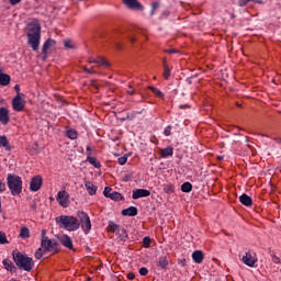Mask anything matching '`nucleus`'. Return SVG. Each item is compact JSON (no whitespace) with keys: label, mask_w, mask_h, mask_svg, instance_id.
Listing matches in <instances>:
<instances>
[{"label":"nucleus","mask_w":281,"mask_h":281,"mask_svg":"<svg viewBox=\"0 0 281 281\" xmlns=\"http://www.w3.org/2000/svg\"><path fill=\"white\" fill-rule=\"evenodd\" d=\"M27 44L33 52H38L41 46V23L38 20L31 21L26 26Z\"/></svg>","instance_id":"obj_1"},{"label":"nucleus","mask_w":281,"mask_h":281,"mask_svg":"<svg viewBox=\"0 0 281 281\" xmlns=\"http://www.w3.org/2000/svg\"><path fill=\"white\" fill-rule=\"evenodd\" d=\"M56 223L63 229H67V232H76L80 228V222L71 215L57 216Z\"/></svg>","instance_id":"obj_2"},{"label":"nucleus","mask_w":281,"mask_h":281,"mask_svg":"<svg viewBox=\"0 0 281 281\" xmlns=\"http://www.w3.org/2000/svg\"><path fill=\"white\" fill-rule=\"evenodd\" d=\"M7 186L12 196H19L23 192V180L16 175L8 173Z\"/></svg>","instance_id":"obj_3"},{"label":"nucleus","mask_w":281,"mask_h":281,"mask_svg":"<svg viewBox=\"0 0 281 281\" xmlns=\"http://www.w3.org/2000/svg\"><path fill=\"white\" fill-rule=\"evenodd\" d=\"M13 260L20 269H23V271H30L31 269H34V260L26 255H23L21 252H18Z\"/></svg>","instance_id":"obj_4"},{"label":"nucleus","mask_w":281,"mask_h":281,"mask_svg":"<svg viewBox=\"0 0 281 281\" xmlns=\"http://www.w3.org/2000/svg\"><path fill=\"white\" fill-rule=\"evenodd\" d=\"M77 216L80 221L81 229L83 234H89L91 232V218L89 214L85 213V211H78Z\"/></svg>","instance_id":"obj_5"},{"label":"nucleus","mask_w":281,"mask_h":281,"mask_svg":"<svg viewBox=\"0 0 281 281\" xmlns=\"http://www.w3.org/2000/svg\"><path fill=\"white\" fill-rule=\"evenodd\" d=\"M13 111L21 113L25 109V94L18 92V94L12 99Z\"/></svg>","instance_id":"obj_6"},{"label":"nucleus","mask_w":281,"mask_h":281,"mask_svg":"<svg viewBox=\"0 0 281 281\" xmlns=\"http://www.w3.org/2000/svg\"><path fill=\"white\" fill-rule=\"evenodd\" d=\"M56 201L59 203L60 207H68L71 203L70 195L65 190L58 191Z\"/></svg>","instance_id":"obj_7"},{"label":"nucleus","mask_w":281,"mask_h":281,"mask_svg":"<svg viewBox=\"0 0 281 281\" xmlns=\"http://www.w3.org/2000/svg\"><path fill=\"white\" fill-rule=\"evenodd\" d=\"M241 261L244 265H246V267L254 268L256 267V262H258V257L255 255V252L247 251L241 258Z\"/></svg>","instance_id":"obj_8"},{"label":"nucleus","mask_w":281,"mask_h":281,"mask_svg":"<svg viewBox=\"0 0 281 281\" xmlns=\"http://www.w3.org/2000/svg\"><path fill=\"white\" fill-rule=\"evenodd\" d=\"M41 247L43 251H52L53 254L58 249L56 241L48 239L47 237L42 238Z\"/></svg>","instance_id":"obj_9"},{"label":"nucleus","mask_w":281,"mask_h":281,"mask_svg":"<svg viewBox=\"0 0 281 281\" xmlns=\"http://www.w3.org/2000/svg\"><path fill=\"white\" fill-rule=\"evenodd\" d=\"M43 186V178L41 176H35L32 178L30 183V190L32 192H38Z\"/></svg>","instance_id":"obj_10"},{"label":"nucleus","mask_w":281,"mask_h":281,"mask_svg":"<svg viewBox=\"0 0 281 281\" xmlns=\"http://www.w3.org/2000/svg\"><path fill=\"white\" fill-rule=\"evenodd\" d=\"M123 3L130 10H137L139 12H142V10H144V5H142V3H139V1H137V0H123Z\"/></svg>","instance_id":"obj_11"},{"label":"nucleus","mask_w":281,"mask_h":281,"mask_svg":"<svg viewBox=\"0 0 281 281\" xmlns=\"http://www.w3.org/2000/svg\"><path fill=\"white\" fill-rule=\"evenodd\" d=\"M0 123H2L3 126L10 124V110L8 108H0Z\"/></svg>","instance_id":"obj_12"},{"label":"nucleus","mask_w":281,"mask_h":281,"mask_svg":"<svg viewBox=\"0 0 281 281\" xmlns=\"http://www.w3.org/2000/svg\"><path fill=\"white\" fill-rule=\"evenodd\" d=\"M150 196V190L148 189H136L133 191L132 199L137 201V199H144Z\"/></svg>","instance_id":"obj_13"},{"label":"nucleus","mask_w":281,"mask_h":281,"mask_svg":"<svg viewBox=\"0 0 281 281\" xmlns=\"http://www.w3.org/2000/svg\"><path fill=\"white\" fill-rule=\"evenodd\" d=\"M59 243L67 249H74V241L71 240V237L69 235H61L59 237Z\"/></svg>","instance_id":"obj_14"},{"label":"nucleus","mask_w":281,"mask_h":281,"mask_svg":"<svg viewBox=\"0 0 281 281\" xmlns=\"http://www.w3.org/2000/svg\"><path fill=\"white\" fill-rule=\"evenodd\" d=\"M12 81V78L10 75L3 72V70L0 72V86L1 87H8L10 82Z\"/></svg>","instance_id":"obj_15"},{"label":"nucleus","mask_w":281,"mask_h":281,"mask_svg":"<svg viewBox=\"0 0 281 281\" xmlns=\"http://www.w3.org/2000/svg\"><path fill=\"white\" fill-rule=\"evenodd\" d=\"M204 258L205 257L203 256V251H201V250H195L192 252V260L196 265H201V262H203Z\"/></svg>","instance_id":"obj_16"},{"label":"nucleus","mask_w":281,"mask_h":281,"mask_svg":"<svg viewBox=\"0 0 281 281\" xmlns=\"http://www.w3.org/2000/svg\"><path fill=\"white\" fill-rule=\"evenodd\" d=\"M87 192L90 194V196H93L95 192H98V187L93 184L91 181H86L85 183Z\"/></svg>","instance_id":"obj_17"},{"label":"nucleus","mask_w":281,"mask_h":281,"mask_svg":"<svg viewBox=\"0 0 281 281\" xmlns=\"http://www.w3.org/2000/svg\"><path fill=\"white\" fill-rule=\"evenodd\" d=\"M239 201L243 205H246V207L251 206V204L254 203V201L251 200V196L247 195L246 193L239 196Z\"/></svg>","instance_id":"obj_18"},{"label":"nucleus","mask_w":281,"mask_h":281,"mask_svg":"<svg viewBox=\"0 0 281 281\" xmlns=\"http://www.w3.org/2000/svg\"><path fill=\"white\" fill-rule=\"evenodd\" d=\"M56 47V41L47 40L43 45V54H47L48 49H54Z\"/></svg>","instance_id":"obj_19"},{"label":"nucleus","mask_w":281,"mask_h":281,"mask_svg":"<svg viewBox=\"0 0 281 281\" xmlns=\"http://www.w3.org/2000/svg\"><path fill=\"white\" fill-rule=\"evenodd\" d=\"M175 155V148L172 147H166L160 149V157L166 158V157H172Z\"/></svg>","instance_id":"obj_20"},{"label":"nucleus","mask_w":281,"mask_h":281,"mask_svg":"<svg viewBox=\"0 0 281 281\" xmlns=\"http://www.w3.org/2000/svg\"><path fill=\"white\" fill-rule=\"evenodd\" d=\"M90 63L97 65V67H100V66L109 67V61H106V59H104L103 57L90 59Z\"/></svg>","instance_id":"obj_21"},{"label":"nucleus","mask_w":281,"mask_h":281,"mask_svg":"<svg viewBox=\"0 0 281 281\" xmlns=\"http://www.w3.org/2000/svg\"><path fill=\"white\" fill-rule=\"evenodd\" d=\"M87 161H89V164L91 166H93L94 168H101L102 167L100 161H98V158L91 156V153L87 154Z\"/></svg>","instance_id":"obj_22"},{"label":"nucleus","mask_w":281,"mask_h":281,"mask_svg":"<svg viewBox=\"0 0 281 281\" xmlns=\"http://www.w3.org/2000/svg\"><path fill=\"white\" fill-rule=\"evenodd\" d=\"M123 216H137V209L135 206H130L122 211Z\"/></svg>","instance_id":"obj_23"},{"label":"nucleus","mask_w":281,"mask_h":281,"mask_svg":"<svg viewBox=\"0 0 281 281\" xmlns=\"http://www.w3.org/2000/svg\"><path fill=\"white\" fill-rule=\"evenodd\" d=\"M5 148V150H12L10 147V142H8V137L5 135L0 136V148Z\"/></svg>","instance_id":"obj_24"},{"label":"nucleus","mask_w":281,"mask_h":281,"mask_svg":"<svg viewBox=\"0 0 281 281\" xmlns=\"http://www.w3.org/2000/svg\"><path fill=\"white\" fill-rule=\"evenodd\" d=\"M2 265L7 271H14L16 268H14V263L10 259H4L2 261Z\"/></svg>","instance_id":"obj_25"},{"label":"nucleus","mask_w":281,"mask_h":281,"mask_svg":"<svg viewBox=\"0 0 281 281\" xmlns=\"http://www.w3.org/2000/svg\"><path fill=\"white\" fill-rule=\"evenodd\" d=\"M164 188V192H166V194H172V192H175V184L172 183H166L162 186Z\"/></svg>","instance_id":"obj_26"},{"label":"nucleus","mask_w":281,"mask_h":281,"mask_svg":"<svg viewBox=\"0 0 281 281\" xmlns=\"http://www.w3.org/2000/svg\"><path fill=\"white\" fill-rule=\"evenodd\" d=\"M158 267L160 269H166L168 267V258L167 257H159Z\"/></svg>","instance_id":"obj_27"},{"label":"nucleus","mask_w":281,"mask_h":281,"mask_svg":"<svg viewBox=\"0 0 281 281\" xmlns=\"http://www.w3.org/2000/svg\"><path fill=\"white\" fill-rule=\"evenodd\" d=\"M110 199H112V201H124V195H122V193L120 192H112L110 195Z\"/></svg>","instance_id":"obj_28"},{"label":"nucleus","mask_w":281,"mask_h":281,"mask_svg":"<svg viewBox=\"0 0 281 281\" xmlns=\"http://www.w3.org/2000/svg\"><path fill=\"white\" fill-rule=\"evenodd\" d=\"M66 136L69 138V139H77L78 138V132H76V130H67L66 131Z\"/></svg>","instance_id":"obj_29"},{"label":"nucleus","mask_w":281,"mask_h":281,"mask_svg":"<svg viewBox=\"0 0 281 281\" xmlns=\"http://www.w3.org/2000/svg\"><path fill=\"white\" fill-rule=\"evenodd\" d=\"M20 238H30V228L27 227H22L20 232Z\"/></svg>","instance_id":"obj_30"},{"label":"nucleus","mask_w":281,"mask_h":281,"mask_svg":"<svg viewBox=\"0 0 281 281\" xmlns=\"http://www.w3.org/2000/svg\"><path fill=\"white\" fill-rule=\"evenodd\" d=\"M164 78L166 80H168V78H170V68L168 67V64L166 63V60H164Z\"/></svg>","instance_id":"obj_31"},{"label":"nucleus","mask_w":281,"mask_h":281,"mask_svg":"<svg viewBox=\"0 0 281 281\" xmlns=\"http://www.w3.org/2000/svg\"><path fill=\"white\" fill-rule=\"evenodd\" d=\"M149 91H151L154 95H157V98H164V93L153 86L149 87Z\"/></svg>","instance_id":"obj_32"},{"label":"nucleus","mask_w":281,"mask_h":281,"mask_svg":"<svg viewBox=\"0 0 281 281\" xmlns=\"http://www.w3.org/2000/svg\"><path fill=\"white\" fill-rule=\"evenodd\" d=\"M181 190L183 191V192H192V183H190V182H184V183H182V186H181Z\"/></svg>","instance_id":"obj_33"},{"label":"nucleus","mask_w":281,"mask_h":281,"mask_svg":"<svg viewBox=\"0 0 281 281\" xmlns=\"http://www.w3.org/2000/svg\"><path fill=\"white\" fill-rule=\"evenodd\" d=\"M117 229H120V226H117V224L110 222L108 225V232H112L115 233L117 232Z\"/></svg>","instance_id":"obj_34"},{"label":"nucleus","mask_w":281,"mask_h":281,"mask_svg":"<svg viewBox=\"0 0 281 281\" xmlns=\"http://www.w3.org/2000/svg\"><path fill=\"white\" fill-rule=\"evenodd\" d=\"M10 241L8 240V236L5 233L0 232V245H8Z\"/></svg>","instance_id":"obj_35"},{"label":"nucleus","mask_w":281,"mask_h":281,"mask_svg":"<svg viewBox=\"0 0 281 281\" xmlns=\"http://www.w3.org/2000/svg\"><path fill=\"white\" fill-rule=\"evenodd\" d=\"M47 251H45V250H43V247L42 248H40V249H37L36 251H35V258L37 259V260H41V258H43V254H46Z\"/></svg>","instance_id":"obj_36"},{"label":"nucleus","mask_w":281,"mask_h":281,"mask_svg":"<svg viewBox=\"0 0 281 281\" xmlns=\"http://www.w3.org/2000/svg\"><path fill=\"white\" fill-rule=\"evenodd\" d=\"M127 161H128V156H122V157L117 158V164L120 166H124Z\"/></svg>","instance_id":"obj_37"},{"label":"nucleus","mask_w":281,"mask_h":281,"mask_svg":"<svg viewBox=\"0 0 281 281\" xmlns=\"http://www.w3.org/2000/svg\"><path fill=\"white\" fill-rule=\"evenodd\" d=\"M172 126L171 125H168L165 130H164V135L166 137H170L172 135Z\"/></svg>","instance_id":"obj_38"},{"label":"nucleus","mask_w":281,"mask_h":281,"mask_svg":"<svg viewBox=\"0 0 281 281\" xmlns=\"http://www.w3.org/2000/svg\"><path fill=\"white\" fill-rule=\"evenodd\" d=\"M150 237H144L143 239V247H145V249H148L150 247Z\"/></svg>","instance_id":"obj_39"},{"label":"nucleus","mask_w":281,"mask_h":281,"mask_svg":"<svg viewBox=\"0 0 281 281\" xmlns=\"http://www.w3.org/2000/svg\"><path fill=\"white\" fill-rule=\"evenodd\" d=\"M249 1H252L254 3H262V0H243L239 2V5H247Z\"/></svg>","instance_id":"obj_40"},{"label":"nucleus","mask_w":281,"mask_h":281,"mask_svg":"<svg viewBox=\"0 0 281 281\" xmlns=\"http://www.w3.org/2000/svg\"><path fill=\"white\" fill-rule=\"evenodd\" d=\"M111 188L110 187H105L104 188V191H103V194H104V196H106V199H110L111 198Z\"/></svg>","instance_id":"obj_41"},{"label":"nucleus","mask_w":281,"mask_h":281,"mask_svg":"<svg viewBox=\"0 0 281 281\" xmlns=\"http://www.w3.org/2000/svg\"><path fill=\"white\" fill-rule=\"evenodd\" d=\"M64 45L67 49H74V44H71V41H65Z\"/></svg>","instance_id":"obj_42"},{"label":"nucleus","mask_w":281,"mask_h":281,"mask_svg":"<svg viewBox=\"0 0 281 281\" xmlns=\"http://www.w3.org/2000/svg\"><path fill=\"white\" fill-rule=\"evenodd\" d=\"M139 274L140 276H148V268H145V267L140 268L139 269Z\"/></svg>","instance_id":"obj_43"},{"label":"nucleus","mask_w":281,"mask_h":281,"mask_svg":"<svg viewBox=\"0 0 281 281\" xmlns=\"http://www.w3.org/2000/svg\"><path fill=\"white\" fill-rule=\"evenodd\" d=\"M5 192V182L0 180V193Z\"/></svg>","instance_id":"obj_44"},{"label":"nucleus","mask_w":281,"mask_h":281,"mask_svg":"<svg viewBox=\"0 0 281 281\" xmlns=\"http://www.w3.org/2000/svg\"><path fill=\"white\" fill-rule=\"evenodd\" d=\"M272 262H274V265H280L281 260H280L279 257L273 256V257H272Z\"/></svg>","instance_id":"obj_45"},{"label":"nucleus","mask_w":281,"mask_h":281,"mask_svg":"<svg viewBox=\"0 0 281 281\" xmlns=\"http://www.w3.org/2000/svg\"><path fill=\"white\" fill-rule=\"evenodd\" d=\"M20 2H21V0H9V3L11 5H19Z\"/></svg>","instance_id":"obj_46"},{"label":"nucleus","mask_w":281,"mask_h":281,"mask_svg":"<svg viewBox=\"0 0 281 281\" xmlns=\"http://www.w3.org/2000/svg\"><path fill=\"white\" fill-rule=\"evenodd\" d=\"M156 8H159V3L154 2V3H153V9H151V15L155 14Z\"/></svg>","instance_id":"obj_47"},{"label":"nucleus","mask_w":281,"mask_h":281,"mask_svg":"<svg viewBox=\"0 0 281 281\" xmlns=\"http://www.w3.org/2000/svg\"><path fill=\"white\" fill-rule=\"evenodd\" d=\"M128 41H130V43H135V41H137V38L134 35H128Z\"/></svg>","instance_id":"obj_48"},{"label":"nucleus","mask_w":281,"mask_h":281,"mask_svg":"<svg viewBox=\"0 0 281 281\" xmlns=\"http://www.w3.org/2000/svg\"><path fill=\"white\" fill-rule=\"evenodd\" d=\"M127 278L128 280H135V273L133 272L127 273Z\"/></svg>","instance_id":"obj_49"},{"label":"nucleus","mask_w":281,"mask_h":281,"mask_svg":"<svg viewBox=\"0 0 281 281\" xmlns=\"http://www.w3.org/2000/svg\"><path fill=\"white\" fill-rule=\"evenodd\" d=\"M14 89H15V91H16L18 94L21 93V92H20V91H21V87H19V85H15V86H14Z\"/></svg>","instance_id":"obj_50"},{"label":"nucleus","mask_w":281,"mask_h":281,"mask_svg":"<svg viewBox=\"0 0 281 281\" xmlns=\"http://www.w3.org/2000/svg\"><path fill=\"white\" fill-rule=\"evenodd\" d=\"M86 150H87V155H88V153H91V146L88 145V146L86 147Z\"/></svg>","instance_id":"obj_51"},{"label":"nucleus","mask_w":281,"mask_h":281,"mask_svg":"<svg viewBox=\"0 0 281 281\" xmlns=\"http://www.w3.org/2000/svg\"><path fill=\"white\" fill-rule=\"evenodd\" d=\"M85 71H86L87 74H91V71H90L89 69H87V68H85Z\"/></svg>","instance_id":"obj_52"},{"label":"nucleus","mask_w":281,"mask_h":281,"mask_svg":"<svg viewBox=\"0 0 281 281\" xmlns=\"http://www.w3.org/2000/svg\"><path fill=\"white\" fill-rule=\"evenodd\" d=\"M261 137H269V135L262 134Z\"/></svg>","instance_id":"obj_53"},{"label":"nucleus","mask_w":281,"mask_h":281,"mask_svg":"<svg viewBox=\"0 0 281 281\" xmlns=\"http://www.w3.org/2000/svg\"><path fill=\"white\" fill-rule=\"evenodd\" d=\"M3 71V69L0 68V74Z\"/></svg>","instance_id":"obj_54"},{"label":"nucleus","mask_w":281,"mask_h":281,"mask_svg":"<svg viewBox=\"0 0 281 281\" xmlns=\"http://www.w3.org/2000/svg\"><path fill=\"white\" fill-rule=\"evenodd\" d=\"M170 53L172 54V53H175V50H170Z\"/></svg>","instance_id":"obj_55"}]
</instances>
